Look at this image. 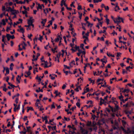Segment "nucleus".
<instances>
[{
	"mask_svg": "<svg viewBox=\"0 0 134 134\" xmlns=\"http://www.w3.org/2000/svg\"><path fill=\"white\" fill-rule=\"evenodd\" d=\"M77 72V69H75V70L74 71L73 74H75Z\"/></svg>",
	"mask_w": 134,
	"mask_h": 134,
	"instance_id": "nucleus-52",
	"label": "nucleus"
},
{
	"mask_svg": "<svg viewBox=\"0 0 134 134\" xmlns=\"http://www.w3.org/2000/svg\"><path fill=\"white\" fill-rule=\"evenodd\" d=\"M47 116H45L44 117H42V118L43 120V121H44V120H47Z\"/></svg>",
	"mask_w": 134,
	"mask_h": 134,
	"instance_id": "nucleus-20",
	"label": "nucleus"
},
{
	"mask_svg": "<svg viewBox=\"0 0 134 134\" xmlns=\"http://www.w3.org/2000/svg\"><path fill=\"white\" fill-rule=\"evenodd\" d=\"M26 73L28 76H29L31 74V72L30 71H29L27 72L26 71L25 73V74Z\"/></svg>",
	"mask_w": 134,
	"mask_h": 134,
	"instance_id": "nucleus-34",
	"label": "nucleus"
},
{
	"mask_svg": "<svg viewBox=\"0 0 134 134\" xmlns=\"http://www.w3.org/2000/svg\"><path fill=\"white\" fill-rule=\"evenodd\" d=\"M5 37V36L3 35L2 36V41L3 42H5V40H4Z\"/></svg>",
	"mask_w": 134,
	"mask_h": 134,
	"instance_id": "nucleus-29",
	"label": "nucleus"
},
{
	"mask_svg": "<svg viewBox=\"0 0 134 134\" xmlns=\"http://www.w3.org/2000/svg\"><path fill=\"white\" fill-rule=\"evenodd\" d=\"M59 53V54H57V59H58V62H59V60L58 59V58H59V57H60V55H61V54L60 53Z\"/></svg>",
	"mask_w": 134,
	"mask_h": 134,
	"instance_id": "nucleus-37",
	"label": "nucleus"
},
{
	"mask_svg": "<svg viewBox=\"0 0 134 134\" xmlns=\"http://www.w3.org/2000/svg\"><path fill=\"white\" fill-rule=\"evenodd\" d=\"M20 104H19L17 108H16L17 110H19L20 109Z\"/></svg>",
	"mask_w": 134,
	"mask_h": 134,
	"instance_id": "nucleus-63",
	"label": "nucleus"
},
{
	"mask_svg": "<svg viewBox=\"0 0 134 134\" xmlns=\"http://www.w3.org/2000/svg\"><path fill=\"white\" fill-rule=\"evenodd\" d=\"M130 91V90L129 89H125L124 90L122 91V92L125 93L126 92L127 93H128Z\"/></svg>",
	"mask_w": 134,
	"mask_h": 134,
	"instance_id": "nucleus-9",
	"label": "nucleus"
},
{
	"mask_svg": "<svg viewBox=\"0 0 134 134\" xmlns=\"http://www.w3.org/2000/svg\"><path fill=\"white\" fill-rule=\"evenodd\" d=\"M84 45L82 43L81 44L80 47L81 49H83V50H85V48L83 47Z\"/></svg>",
	"mask_w": 134,
	"mask_h": 134,
	"instance_id": "nucleus-13",
	"label": "nucleus"
},
{
	"mask_svg": "<svg viewBox=\"0 0 134 134\" xmlns=\"http://www.w3.org/2000/svg\"><path fill=\"white\" fill-rule=\"evenodd\" d=\"M82 38H85V39L88 40V38L87 37L85 36V35H83V36L82 37Z\"/></svg>",
	"mask_w": 134,
	"mask_h": 134,
	"instance_id": "nucleus-56",
	"label": "nucleus"
},
{
	"mask_svg": "<svg viewBox=\"0 0 134 134\" xmlns=\"http://www.w3.org/2000/svg\"><path fill=\"white\" fill-rule=\"evenodd\" d=\"M78 13L79 15V18L80 19H81L82 16V13H80L79 12H78Z\"/></svg>",
	"mask_w": 134,
	"mask_h": 134,
	"instance_id": "nucleus-32",
	"label": "nucleus"
},
{
	"mask_svg": "<svg viewBox=\"0 0 134 134\" xmlns=\"http://www.w3.org/2000/svg\"><path fill=\"white\" fill-rule=\"evenodd\" d=\"M32 17H30V19L28 20L27 23L28 24H30V25H31L33 23V21L34 20V19H32Z\"/></svg>",
	"mask_w": 134,
	"mask_h": 134,
	"instance_id": "nucleus-2",
	"label": "nucleus"
},
{
	"mask_svg": "<svg viewBox=\"0 0 134 134\" xmlns=\"http://www.w3.org/2000/svg\"><path fill=\"white\" fill-rule=\"evenodd\" d=\"M9 37H10V38H11L12 39H13L14 38H15V37L14 36V35H10Z\"/></svg>",
	"mask_w": 134,
	"mask_h": 134,
	"instance_id": "nucleus-49",
	"label": "nucleus"
},
{
	"mask_svg": "<svg viewBox=\"0 0 134 134\" xmlns=\"http://www.w3.org/2000/svg\"><path fill=\"white\" fill-rule=\"evenodd\" d=\"M24 105H22V113H24Z\"/></svg>",
	"mask_w": 134,
	"mask_h": 134,
	"instance_id": "nucleus-51",
	"label": "nucleus"
},
{
	"mask_svg": "<svg viewBox=\"0 0 134 134\" xmlns=\"http://www.w3.org/2000/svg\"><path fill=\"white\" fill-rule=\"evenodd\" d=\"M95 94V93L94 92L92 94H88L87 95V97H88L89 96L90 97L91 96H94Z\"/></svg>",
	"mask_w": 134,
	"mask_h": 134,
	"instance_id": "nucleus-23",
	"label": "nucleus"
},
{
	"mask_svg": "<svg viewBox=\"0 0 134 134\" xmlns=\"http://www.w3.org/2000/svg\"><path fill=\"white\" fill-rule=\"evenodd\" d=\"M122 122L123 125H125L126 124V122L124 120H122Z\"/></svg>",
	"mask_w": 134,
	"mask_h": 134,
	"instance_id": "nucleus-57",
	"label": "nucleus"
},
{
	"mask_svg": "<svg viewBox=\"0 0 134 134\" xmlns=\"http://www.w3.org/2000/svg\"><path fill=\"white\" fill-rule=\"evenodd\" d=\"M114 21L115 23H118H118L121 22V21L120 20H117V19H116V21L115 19H114Z\"/></svg>",
	"mask_w": 134,
	"mask_h": 134,
	"instance_id": "nucleus-17",
	"label": "nucleus"
},
{
	"mask_svg": "<svg viewBox=\"0 0 134 134\" xmlns=\"http://www.w3.org/2000/svg\"><path fill=\"white\" fill-rule=\"evenodd\" d=\"M77 9L78 10H81L82 9L81 6V5H78L77 7Z\"/></svg>",
	"mask_w": 134,
	"mask_h": 134,
	"instance_id": "nucleus-39",
	"label": "nucleus"
},
{
	"mask_svg": "<svg viewBox=\"0 0 134 134\" xmlns=\"http://www.w3.org/2000/svg\"><path fill=\"white\" fill-rule=\"evenodd\" d=\"M20 95V94L19 93H18L16 95H15L14 96H13V97H12V98L13 99H14V98L16 97H18Z\"/></svg>",
	"mask_w": 134,
	"mask_h": 134,
	"instance_id": "nucleus-40",
	"label": "nucleus"
},
{
	"mask_svg": "<svg viewBox=\"0 0 134 134\" xmlns=\"http://www.w3.org/2000/svg\"><path fill=\"white\" fill-rule=\"evenodd\" d=\"M116 99L115 98H114V97H113L111 99V102H114L115 100H114L115 99Z\"/></svg>",
	"mask_w": 134,
	"mask_h": 134,
	"instance_id": "nucleus-45",
	"label": "nucleus"
},
{
	"mask_svg": "<svg viewBox=\"0 0 134 134\" xmlns=\"http://www.w3.org/2000/svg\"><path fill=\"white\" fill-rule=\"evenodd\" d=\"M85 66L84 67H87V65H88L89 66V67H91V65H90V64L89 63H87V64H85Z\"/></svg>",
	"mask_w": 134,
	"mask_h": 134,
	"instance_id": "nucleus-33",
	"label": "nucleus"
},
{
	"mask_svg": "<svg viewBox=\"0 0 134 134\" xmlns=\"http://www.w3.org/2000/svg\"><path fill=\"white\" fill-rule=\"evenodd\" d=\"M17 31L23 34H24L25 31V30L23 28H21L19 29H18Z\"/></svg>",
	"mask_w": 134,
	"mask_h": 134,
	"instance_id": "nucleus-4",
	"label": "nucleus"
},
{
	"mask_svg": "<svg viewBox=\"0 0 134 134\" xmlns=\"http://www.w3.org/2000/svg\"><path fill=\"white\" fill-rule=\"evenodd\" d=\"M36 79L38 80V81L39 82H40L41 80V79L40 77H39L38 76H37L36 77Z\"/></svg>",
	"mask_w": 134,
	"mask_h": 134,
	"instance_id": "nucleus-26",
	"label": "nucleus"
},
{
	"mask_svg": "<svg viewBox=\"0 0 134 134\" xmlns=\"http://www.w3.org/2000/svg\"><path fill=\"white\" fill-rule=\"evenodd\" d=\"M111 110L113 112H116V111H118L115 108H114L113 107L111 109Z\"/></svg>",
	"mask_w": 134,
	"mask_h": 134,
	"instance_id": "nucleus-27",
	"label": "nucleus"
},
{
	"mask_svg": "<svg viewBox=\"0 0 134 134\" xmlns=\"http://www.w3.org/2000/svg\"><path fill=\"white\" fill-rule=\"evenodd\" d=\"M38 89L39 90H36V92H43V90H42V89H41L40 88V87H39L38 88Z\"/></svg>",
	"mask_w": 134,
	"mask_h": 134,
	"instance_id": "nucleus-10",
	"label": "nucleus"
},
{
	"mask_svg": "<svg viewBox=\"0 0 134 134\" xmlns=\"http://www.w3.org/2000/svg\"><path fill=\"white\" fill-rule=\"evenodd\" d=\"M60 35H58L57 38L55 39V41L58 42L59 40Z\"/></svg>",
	"mask_w": 134,
	"mask_h": 134,
	"instance_id": "nucleus-22",
	"label": "nucleus"
},
{
	"mask_svg": "<svg viewBox=\"0 0 134 134\" xmlns=\"http://www.w3.org/2000/svg\"><path fill=\"white\" fill-rule=\"evenodd\" d=\"M34 68V71L33 73L34 74H35V71H36L37 72H38V68Z\"/></svg>",
	"mask_w": 134,
	"mask_h": 134,
	"instance_id": "nucleus-16",
	"label": "nucleus"
},
{
	"mask_svg": "<svg viewBox=\"0 0 134 134\" xmlns=\"http://www.w3.org/2000/svg\"><path fill=\"white\" fill-rule=\"evenodd\" d=\"M106 22H107V25H108L109 24V19H108V18H106Z\"/></svg>",
	"mask_w": 134,
	"mask_h": 134,
	"instance_id": "nucleus-31",
	"label": "nucleus"
},
{
	"mask_svg": "<svg viewBox=\"0 0 134 134\" xmlns=\"http://www.w3.org/2000/svg\"><path fill=\"white\" fill-rule=\"evenodd\" d=\"M40 55V54L39 53H37V57L34 60L32 59V61H36L38 57Z\"/></svg>",
	"mask_w": 134,
	"mask_h": 134,
	"instance_id": "nucleus-12",
	"label": "nucleus"
},
{
	"mask_svg": "<svg viewBox=\"0 0 134 134\" xmlns=\"http://www.w3.org/2000/svg\"><path fill=\"white\" fill-rule=\"evenodd\" d=\"M8 9H7L6 10V11H7L8 12H9L10 11L11 12V11H13V10H13V9H12L10 7H8Z\"/></svg>",
	"mask_w": 134,
	"mask_h": 134,
	"instance_id": "nucleus-7",
	"label": "nucleus"
},
{
	"mask_svg": "<svg viewBox=\"0 0 134 134\" xmlns=\"http://www.w3.org/2000/svg\"><path fill=\"white\" fill-rule=\"evenodd\" d=\"M107 55L109 57L111 56L112 57H115L114 55H112L111 54H109L108 52L107 53Z\"/></svg>",
	"mask_w": 134,
	"mask_h": 134,
	"instance_id": "nucleus-25",
	"label": "nucleus"
},
{
	"mask_svg": "<svg viewBox=\"0 0 134 134\" xmlns=\"http://www.w3.org/2000/svg\"><path fill=\"white\" fill-rule=\"evenodd\" d=\"M10 36V34H7L6 37H7V39L8 40V41H9L10 40V37H9V36Z\"/></svg>",
	"mask_w": 134,
	"mask_h": 134,
	"instance_id": "nucleus-14",
	"label": "nucleus"
},
{
	"mask_svg": "<svg viewBox=\"0 0 134 134\" xmlns=\"http://www.w3.org/2000/svg\"><path fill=\"white\" fill-rule=\"evenodd\" d=\"M76 108V107L75 106L74 107H72L71 109H70V110H71L72 111H73Z\"/></svg>",
	"mask_w": 134,
	"mask_h": 134,
	"instance_id": "nucleus-59",
	"label": "nucleus"
},
{
	"mask_svg": "<svg viewBox=\"0 0 134 134\" xmlns=\"http://www.w3.org/2000/svg\"><path fill=\"white\" fill-rule=\"evenodd\" d=\"M75 61L74 60H73L72 61V62L70 63V67H72V66H71V65L72 64L75 65Z\"/></svg>",
	"mask_w": 134,
	"mask_h": 134,
	"instance_id": "nucleus-21",
	"label": "nucleus"
},
{
	"mask_svg": "<svg viewBox=\"0 0 134 134\" xmlns=\"http://www.w3.org/2000/svg\"><path fill=\"white\" fill-rule=\"evenodd\" d=\"M97 60L100 61V60L101 62H102V65L100 66V67H104V66L105 64H106L107 62V60H105L104 58H103L101 59L100 60V59L99 58H97L96 59Z\"/></svg>",
	"mask_w": 134,
	"mask_h": 134,
	"instance_id": "nucleus-1",
	"label": "nucleus"
},
{
	"mask_svg": "<svg viewBox=\"0 0 134 134\" xmlns=\"http://www.w3.org/2000/svg\"><path fill=\"white\" fill-rule=\"evenodd\" d=\"M11 27H8V26H7V29H6V31L8 32V31H9V30H11V29H10V28Z\"/></svg>",
	"mask_w": 134,
	"mask_h": 134,
	"instance_id": "nucleus-48",
	"label": "nucleus"
},
{
	"mask_svg": "<svg viewBox=\"0 0 134 134\" xmlns=\"http://www.w3.org/2000/svg\"><path fill=\"white\" fill-rule=\"evenodd\" d=\"M64 0H62L61 2V4H60V5L61 6V7H62L63 5V3H64Z\"/></svg>",
	"mask_w": 134,
	"mask_h": 134,
	"instance_id": "nucleus-58",
	"label": "nucleus"
},
{
	"mask_svg": "<svg viewBox=\"0 0 134 134\" xmlns=\"http://www.w3.org/2000/svg\"><path fill=\"white\" fill-rule=\"evenodd\" d=\"M26 0H24V1L23 2H22V1H19V2H18V4H24L25 3Z\"/></svg>",
	"mask_w": 134,
	"mask_h": 134,
	"instance_id": "nucleus-24",
	"label": "nucleus"
},
{
	"mask_svg": "<svg viewBox=\"0 0 134 134\" xmlns=\"http://www.w3.org/2000/svg\"><path fill=\"white\" fill-rule=\"evenodd\" d=\"M2 24L3 25H5L6 24V23L4 19H3L2 20Z\"/></svg>",
	"mask_w": 134,
	"mask_h": 134,
	"instance_id": "nucleus-35",
	"label": "nucleus"
},
{
	"mask_svg": "<svg viewBox=\"0 0 134 134\" xmlns=\"http://www.w3.org/2000/svg\"><path fill=\"white\" fill-rule=\"evenodd\" d=\"M121 53L120 52H118L117 53V55H116L117 57H119L120 56V55Z\"/></svg>",
	"mask_w": 134,
	"mask_h": 134,
	"instance_id": "nucleus-46",
	"label": "nucleus"
},
{
	"mask_svg": "<svg viewBox=\"0 0 134 134\" xmlns=\"http://www.w3.org/2000/svg\"><path fill=\"white\" fill-rule=\"evenodd\" d=\"M48 81V80H47L45 82V85L43 87V88H47L46 85H47Z\"/></svg>",
	"mask_w": 134,
	"mask_h": 134,
	"instance_id": "nucleus-15",
	"label": "nucleus"
},
{
	"mask_svg": "<svg viewBox=\"0 0 134 134\" xmlns=\"http://www.w3.org/2000/svg\"><path fill=\"white\" fill-rule=\"evenodd\" d=\"M70 68H64L63 69V71H64V72L65 73L66 75H68V71H65L66 69V68L68 69H70Z\"/></svg>",
	"mask_w": 134,
	"mask_h": 134,
	"instance_id": "nucleus-5",
	"label": "nucleus"
},
{
	"mask_svg": "<svg viewBox=\"0 0 134 134\" xmlns=\"http://www.w3.org/2000/svg\"><path fill=\"white\" fill-rule=\"evenodd\" d=\"M33 62L34 61H33L32 62V66L33 67H34V66H38V65L37 64H35V63Z\"/></svg>",
	"mask_w": 134,
	"mask_h": 134,
	"instance_id": "nucleus-41",
	"label": "nucleus"
},
{
	"mask_svg": "<svg viewBox=\"0 0 134 134\" xmlns=\"http://www.w3.org/2000/svg\"><path fill=\"white\" fill-rule=\"evenodd\" d=\"M38 7L37 8V10H38V9H42V5H41L39 3L38 4Z\"/></svg>",
	"mask_w": 134,
	"mask_h": 134,
	"instance_id": "nucleus-18",
	"label": "nucleus"
},
{
	"mask_svg": "<svg viewBox=\"0 0 134 134\" xmlns=\"http://www.w3.org/2000/svg\"><path fill=\"white\" fill-rule=\"evenodd\" d=\"M16 81L18 82L16 83V84H18L20 82V81L18 80V77H16Z\"/></svg>",
	"mask_w": 134,
	"mask_h": 134,
	"instance_id": "nucleus-47",
	"label": "nucleus"
},
{
	"mask_svg": "<svg viewBox=\"0 0 134 134\" xmlns=\"http://www.w3.org/2000/svg\"><path fill=\"white\" fill-rule=\"evenodd\" d=\"M13 11H11V14L12 15H15L16 14H17L18 13H19L18 11H17L15 9H14Z\"/></svg>",
	"mask_w": 134,
	"mask_h": 134,
	"instance_id": "nucleus-6",
	"label": "nucleus"
},
{
	"mask_svg": "<svg viewBox=\"0 0 134 134\" xmlns=\"http://www.w3.org/2000/svg\"><path fill=\"white\" fill-rule=\"evenodd\" d=\"M104 8L106 10H108L109 9V8L108 6L104 7Z\"/></svg>",
	"mask_w": 134,
	"mask_h": 134,
	"instance_id": "nucleus-61",
	"label": "nucleus"
},
{
	"mask_svg": "<svg viewBox=\"0 0 134 134\" xmlns=\"http://www.w3.org/2000/svg\"><path fill=\"white\" fill-rule=\"evenodd\" d=\"M74 48L76 50H78L79 49V46H77L76 45H75Z\"/></svg>",
	"mask_w": 134,
	"mask_h": 134,
	"instance_id": "nucleus-30",
	"label": "nucleus"
},
{
	"mask_svg": "<svg viewBox=\"0 0 134 134\" xmlns=\"http://www.w3.org/2000/svg\"><path fill=\"white\" fill-rule=\"evenodd\" d=\"M126 71H127H127H130V70H129L130 68L133 69V68H126Z\"/></svg>",
	"mask_w": 134,
	"mask_h": 134,
	"instance_id": "nucleus-36",
	"label": "nucleus"
},
{
	"mask_svg": "<svg viewBox=\"0 0 134 134\" xmlns=\"http://www.w3.org/2000/svg\"><path fill=\"white\" fill-rule=\"evenodd\" d=\"M105 109L109 113H110L111 111L108 108H106Z\"/></svg>",
	"mask_w": 134,
	"mask_h": 134,
	"instance_id": "nucleus-53",
	"label": "nucleus"
},
{
	"mask_svg": "<svg viewBox=\"0 0 134 134\" xmlns=\"http://www.w3.org/2000/svg\"><path fill=\"white\" fill-rule=\"evenodd\" d=\"M91 121H88V123L87 124V126H90L91 125Z\"/></svg>",
	"mask_w": 134,
	"mask_h": 134,
	"instance_id": "nucleus-38",
	"label": "nucleus"
},
{
	"mask_svg": "<svg viewBox=\"0 0 134 134\" xmlns=\"http://www.w3.org/2000/svg\"><path fill=\"white\" fill-rule=\"evenodd\" d=\"M40 37L39 39V40L41 41V40L43 39V37L42 36H41V35H39Z\"/></svg>",
	"mask_w": 134,
	"mask_h": 134,
	"instance_id": "nucleus-54",
	"label": "nucleus"
},
{
	"mask_svg": "<svg viewBox=\"0 0 134 134\" xmlns=\"http://www.w3.org/2000/svg\"><path fill=\"white\" fill-rule=\"evenodd\" d=\"M121 96H119V99L120 100H121L124 97L122 95L121 93H120Z\"/></svg>",
	"mask_w": 134,
	"mask_h": 134,
	"instance_id": "nucleus-28",
	"label": "nucleus"
},
{
	"mask_svg": "<svg viewBox=\"0 0 134 134\" xmlns=\"http://www.w3.org/2000/svg\"><path fill=\"white\" fill-rule=\"evenodd\" d=\"M44 59V57H42L41 58V60L42 62H44V67H48V66L47 64H48V62L47 61H45L44 60H43V59Z\"/></svg>",
	"mask_w": 134,
	"mask_h": 134,
	"instance_id": "nucleus-3",
	"label": "nucleus"
},
{
	"mask_svg": "<svg viewBox=\"0 0 134 134\" xmlns=\"http://www.w3.org/2000/svg\"><path fill=\"white\" fill-rule=\"evenodd\" d=\"M76 106L80 108V104L79 103L77 102L76 104Z\"/></svg>",
	"mask_w": 134,
	"mask_h": 134,
	"instance_id": "nucleus-44",
	"label": "nucleus"
},
{
	"mask_svg": "<svg viewBox=\"0 0 134 134\" xmlns=\"http://www.w3.org/2000/svg\"><path fill=\"white\" fill-rule=\"evenodd\" d=\"M27 108H29V110H31L32 111H34V109L32 107H27Z\"/></svg>",
	"mask_w": 134,
	"mask_h": 134,
	"instance_id": "nucleus-43",
	"label": "nucleus"
},
{
	"mask_svg": "<svg viewBox=\"0 0 134 134\" xmlns=\"http://www.w3.org/2000/svg\"><path fill=\"white\" fill-rule=\"evenodd\" d=\"M56 129V127L55 126H53V127H52V130H55Z\"/></svg>",
	"mask_w": 134,
	"mask_h": 134,
	"instance_id": "nucleus-55",
	"label": "nucleus"
},
{
	"mask_svg": "<svg viewBox=\"0 0 134 134\" xmlns=\"http://www.w3.org/2000/svg\"><path fill=\"white\" fill-rule=\"evenodd\" d=\"M49 46V48H50V46H49V43H48V44L46 46H44V48L46 49H47V47H48V46Z\"/></svg>",
	"mask_w": 134,
	"mask_h": 134,
	"instance_id": "nucleus-50",
	"label": "nucleus"
},
{
	"mask_svg": "<svg viewBox=\"0 0 134 134\" xmlns=\"http://www.w3.org/2000/svg\"><path fill=\"white\" fill-rule=\"evenodd\" d=\"M70 92L71 93V94L70 95V96L71 97H72V95L74 94V92L72 90H71Z\"/></svg>",
	"mask_w": 134,
	"mask_h": 134,
	"instance_id": "nucleus-19",
	"label": "nucleus"
},
{
	"mask_svg": "<svg viewBox=\"0 0 134 134\" xmlns=\"http://www.w3.org/2000/svg\"><path fill=\"white\" fill-rule=\"evenodd\" d=\"M5 6H3L2 7V10L3 11H4L5 10Z\"/></svg>",
	"mask_w": 134,
	"mask_h": 134,
	"instance_id": "nucleus-64",
	"label": "nucleus"
},
{
	"mask_svg": "<svg viewBox=\"0 0 134 134\" xmlns=\"http://www.w3.org/2000/svg\"><path fill=\"white\" fill-rule=\"evenodd\" d=\"M115 108L117 110H118L119 109V107L118 105H115Z\"/></svg>",
	"mask_w": 134,
	"mask_h": 134,
	"instance_id": "nucleus-42",
	"label": "nucleus"
},
{
	"mask_svg": "<svg viewBox=\"0 0 134 134\" xmlns=\"http://www.w3.org/2000/svg\"><path fill=\"white\" fill-rule=\"evenodd\" d=\"M32 36V34H30V35H28V37L29 38L31 39V37Z\"/></svg>",
	"mask_w": 134,
	"mask_h": 134,
	"instance_id": "nucleus-62",
	"label": "nucleus"
},
{
	"mask_svg": "<svg viewBox=\"0 0 134 134\" xmlns=\"http://www.w3.org/2000/svg\"><path fill=\"white\" fill-rule=\"evenodd\" d=\"M104 84L103 85H102L101 86L105 87H108V85H106V82H105V80L104 81Z\"/></svg>",
	"mask_w": 134,
	"mask_h": 134,
	"instance_id": "nucleus-11",
	"label": "nucleus"
},
{
	"mask_svg": "<svg viewBox=\"0 0 134 134\" xmlns=\"http://www.w3.org/2000/svg\"><path fill=\"white\" fill-rule=\"evenodd\" d=\"M5 71H6V73L5 74V75L6 76L7 75H8L9 73V68H7L5 69Z\"/></svg>",
	"mask_w": 134,
	"mask_h": 134,
	"instance_id": "nucleus-8",
	"label": "nucleus"
},
{
	"mask_svg": "<svg viewBox=\"0 0 134 134\" xmlns=\"http://www.w3.org/2000/svg\"><path fill=\"white\" fill-rule=\"evenodd\" d=\"M66 87V85L65 84H64L63 85V86L62 87V89L63 90L64 89H65V87Z\"/></svg>",
	"mask_w": 134,
	"mask_h": 134,
	"instance_id": "nucleus-60",
	"label": "nucleus"
}]
</instances>
